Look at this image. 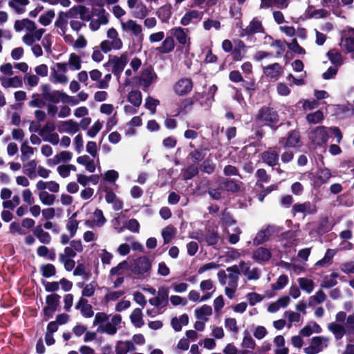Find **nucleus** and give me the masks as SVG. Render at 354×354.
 <instances>
[{
  "label": "nucleus",
  "instance_id": "b1692460",
  "mask_svg": "<svg viewBox=\"0 0 354 354\" xmlns=\"http://www.w3.org/2000/svg\"><path fill=\"white\" fill-rule=\"evenodd\" d=\"M263 31V26L261 22L256 18H254L250 24L241 31L240 36L244 37L245 35L261 32Z\"/></svg>",
  "mask_w": 354,
  "mask_h": 354
},
{
  "label": "nucleus",
  "instance_id": "4468645a",
  "mask_svg": "<svg viewBox=\"0 0 354 354\" xmlns=\"http://www.w3.org/2000/svg\"><path fill=\"white\" fill-rule=\"evenodd\" d=\"M258 118L266 124L271 125L278 120L277 112L270 108H262L258 114Z\"/></svg>",
  "mask_w": 354,
  "mask_h": 354
},
{
  "label": "nucleus",
  "instance_id": "c03bdc74",
  "mask_svg": "<svg viewBox=\"0 0 354 354\" xmlns=\"http://www.w3.org/2000/svg\"><path fill=\"white\" fill-rule=\"evenodd\" d=\"M131 14L135 18L142 19L148 15L149 10L146 5L140 1L138 5L133 10Z\"/></svg>",
  "mask_w": 354,
  "mask_h": 354
},
{
  "label": "nucleus",
  "instance_id": "e433bc0d",
  "mask_svg": "<svg viewBox=\"0 0 354 354\" xmlns=\"http://www.w3.org/2000/svg\"><path fill=\"white\" fill-rule=\"evenodd\" d=\"M131 324L136 328H141L145 322L143 320V314L140 308H135L130 315Z\"/></svg>",
  "mask_w": 354,
  "mask_h": 354
},
{
  "label": "nucleus",
  "instance_id": "4c0bfd02",
  "mask_svg": "<svg viewBox=\"0 0 354 354\" xmlns=\"http://www.w3.org/2000/svg\"><path fill=\"white\" fill-rule=\"evenodd\" d=\"M321 326L316 322H310L304 326L300 330V335L304 337H309L313 333H319L322 332Z\"/></svg>",
  "mask_w": 354,
  "mask_h": 354
},
{
  "label": "nucleus",
  "instance_id": "6e6d98bb",
  "mask_svg": "<svg viewBox=\"0 0 354 354\" xmlns=\"http://www.w3.org/2000/svg\"><path fill=\"white\" fill-rule=\"evenodd\" d=\"M106 222V219L104 216L101 209H96L93 215V223L97 227L103 226Z\"/></svg>",
  "mask_w": 354,
  "mask_h": 354
},
{
  "label": "nucleus",
  "instance_id": "0eeeda50",
  "mask_svg": "<svg viewBox=\"0 0 354 354\" xmlns=\"http://www.w3.org/2000/svg\"><path fill=\"white\" fill-rule=\"evenodd\" d=\"M120 24L122 30L129 33L132 37L139 41L143 39L142 27L136 21L128 19L126 21H121Z\"/></svg>",
  "mask_w": 354,
  "mask_h": 354
},
{
  "label": "nucleus",
  "instance_id": "37998d69",
  "mask_svg": "<svg viewBox=\"0 0 354 354\" xmlns=\"http://www.w3.org/2000/svg\"><path fill=\"white\" fill-rule=\"evenodd\" d=\"M297 282L300 288L307 294H310L313 291L315 283L312 279L306 277H300L297 279Z\"/></svg>",
  "mask_w": 354,
  "mask_h": 354
},
{
  "label": "nucleus",
  "instance_id": "a878e982",
  "mask_svg": "<svg viewBox=\"0 0 354 354\" xmlns=\"http://www.w3.org/2000/svg\"><path fill=\"white\" fill-rule=\"evenodd\" d=\"M14 28L17 32H21L23 30H26L27 32H32L37 27L34 21L28 19H23L21 20H17Z\"/></svg>",
  "mask_w": 354,
  "mask_h": 354
},
{
  "label": "nucleus",
  "instance_id": "f8f14e48",
  "mask_svg": "<svg viewBox=\"0 0 354 354\" xmlns=\"http://www.w3.org/2000/svg\"><path fill=\"white\" fill-rule=\"evenodd\" d=\"M193 88V83L191 79L182 78L174 86V91L178 95L182 96L188 94Z\"/></svg>",
  "mask_w": 354,
  "mask_h": 354
},
{
  "label": "nucleus",
  "instance_id": "c9c22d12",
  "mask_svg": "<svg viewBox=\"0 0 354 354\" xmlns=\"http://www.w3.org/2000/svg\"><path fill=\"white\" fill-rule=\"evenodd\" d=\"M273 342L276 346L274 354H288L289 349L285 345V339L282 335H277L274 338Z\"/></svg>",
  "mask_w": 354,
  "mask_h": 354
},
{
  "label": "nucleus",
  "instance_id": "3c124183",
  "mask_svg": "<svg viewBox=\"0 0 354 354\" xmlns=\"http://www.w3.org/2000/svg\"><path fill=\"white\" fill-rule=\"evenodd\" d=\"M350 35L344 39H342L340 45L343 49L347 52L354 51V37L350 30Z\"/></svg>",
  "mask_w": 354,
  "mask_h": 354
},
{
  "label": "nucleus",
  "instance_id": "58836bf2",
  "mask_svg": "<svg viewBox=\"0 0 354 354\" xmlns=\"http://www.w3.org/2000/svg\"><path fill=\"white\" fill-rule=\"evenodd\" d=\"M212 313V307L206 304L195 310L196 317L198 319H202L205 322H207L208 320V317L210 316Z\"/></svg>",
  "mask_w": 354,
  "mask_h": 354
},
{
  "label": "nucleus",
  "instance_id": "864d4df0",
  "mask_svg": "<svg viewBox=\"0 0 354 354\" xmlns=\"http://www.w3.org/2000/svg\"><path fill=\"white\" fill-rule=\"evenodd\" d=\"M326 295L323 290H319L316 293L308 299L310 306H314L324 302L326 300Z\"/></svg>",
  "mask_w": 354,
  "mask_h": 354
},
{
  "label": "nucleus",
  "instance_id": "423d86ee",
  "mask_svg": "<svg viewBox=\"0 0 354 354\" xmlns=\"http://www.w3.org/2000/svg\"><path fill=\"white\" fill-rule=\"evenodd\" d=\"M329 138L328 128L325 127H318L309 133V139L315 146L325 145Z\"/></svg>",
  "mask_w": 354,
  "mask_h": 354
},
{
  "label": "nucleus",
  "instance_id": "5701e85b",
  "mask_svg": "<svg viewBox=\"0 0 354 354\" xmlns=\"http://www.w3.org/2000/svg\"><path fill=\"white\" fill-rule=\"evenodd\" d=\"M44 32L45 30L43 28L35 29L32 32H28L23 36L22 41L26 45L32 46L35 41H39L41 39Z\"/></svg>",
  "mask_w": 354,
  "mask_h": 354
},
{
  "label": "nucleus",
  "instance_id": "4be33fe9",
  "mask_svg": "<svg viewBox=\"0 0 354 354\" xmlns=\"http://www.w3.org/2000/svg\"><path fill=\"white\" fill-rule=\"evenodd\" d=\"M284 143L286 148H295L299 147L301 145V141L299 131H292L289 134L286 139L283 138L280 140L281 143Z\"/></svg>",
  "mask_w": 354,
  "mask_h": 354
},
{
  "label": "nucleus",
  "instance_id": "f03ea898",
  "mask_svg": "<svg viewBox=\"0 0 354 354\" xmlns=\"http://www.w3.org/2000/svg\"><path fill=\"white\" fill-rule=\"evenodd\" d=\"M218 282L225 286V294L230 299L235 296L239 280V270L236 265L228 267L225 270H220L217 273Z\"/></svg>",
  "mask_w": 354,
  "mask_h": 354
},
{
  "label": "nucleus",
  "instance_id": "f257e3e1",
  "mask_svg": "<svg viewBox=\"0 0 354 354\" xmlns=\"http://www.w3.org/2000/svg\"><path fill=\"white\" fill-rule=\"evenodd\" d=\"M122 317L120 315H108L105 313H97L93 322V326H97V331L109 335L116 334L120 327Z\"/></svg>",
  "mask_w": 354,
  "mask_h": 354
},
{
  "label": "nucleus",
  "instance_id": "1a4fd4ad",
  "mask_svg": "<svg viewBox=\"0 0 354 354\" xmlns=\"http://www.w3.org/2000/svg\"><path fill=\"white\" fill-rule=\"evenodd\" d=\"M239 274L241 273L248 281H257L260 277V270L257 268H251L250 262L240 261L239 265Z\"/></svg>",
  "mask_w": 354,
  "mask_h": 354
},
{
  "label": "nucleus",
  "instance_id": "aec40b11",
  "mask_svg": "<svg viewBox=\"0 0 354 354\" xmlns=\"http://www.w3.org/2000/svg\"><path fill=\"white\" fill-rule=\"evenodd\" d=\"M169 296V290L167 288L162 287L159 288L158 295L156 297L149 300L150 304L154 306H164L167 303Z\"/></svg>",
  "mask_w": 354,
  "mask_h": 354
},
{
  "label": "nucleus",
  "instance_id": "bb28decb",
  "mask_svg": "<svg viewBox=\"0 0 354 354\" xmlns=\"http://www.w3.org/2000/svg\"><path fill=\"white\" fill-rule=\"evenodd\" d=\"M73 153L68 151H62L54 156L53 158L48 159L47 163L50 166L56 165L61 162H65L71 160Z\"/></svg>",
  "mask_w": 354,
  "mask_h": 354
},
{
  "label": "nucleus",
  "instance_id": "338daca9",
  "mask_svg": "<svg viewBox=\"0 0 354 354\" xmlns=\"http://www.w3.org/2000/svg\"><path fill=\"white\" fill-rule=\"evenodd\" d=\"M24 81L28 88H32L38 85L39 78L37 75L26 73L24 76Z\"/></svg>",
  "mask_w": 354,
  "mask_h": 354
},
{
  "label": "nucleus",
  "instance_id": "412c9836",
  "mask_svg": "<svg viewBox=\"0 0 354 354\" xmlns=\"http://www.w3.org/2000/svg\"><path fill=\"white\" fill-rule=\"evenodd\" d=\"M292 213L295 215L297 213H304L307 214H313L317 212V207L315 204L310 202L304 203H296L292 206Z\"/></svg>",
  "mask_w": 354,
  "mask_h": 354
},
{
  "label": "nucleus",
  "instance_id": "9b49d317",
  "mask_svg": "<svg viewBox=\"0 0 354 354\" xmlns=\"http://www.w3.org/2000/svg\"><path fill=\"white\" fill-rule=\"evenodd\" d=\"M151 267V263L149 259L146 257H142L135 261L132 272L138 276H143L149 274Z\"/></svg>",
  "mask_w": 354,
  "mask_h": 354
},
{
  "label": "nucleus",
  "instance_id": "4d7b16f0",
  "mask_svg": "<svg viewBox=\"0 0 354 354\" xmlns=\"http://www.w3.org/2000/svg\"><path fill=\"white\" fill-rule=\"evenodd\" d=\"M161 234L164 239V243H168L174 236L176 234V229L171 225H168L162 230Z\"/></svg>",
  "mask_w": 354,
  "mask_h": 354
},
{
  "label": "nucleus",
  "instance_id": "69168bd1",
  "mask_svg": "<svg viewBox=\"0 0 354 354\" xmlns=\"http://www.w3.org/2000/svg\"><path fill=\"white\" fill-rule=\"evenodd\" d=\"M224 325L225 327L232 333L237 334L239 333V327L235 318H226L224 322Z\"/></svg>",
  "mask_w": 354,
  "mask_h": 354
},
{
  "label": "nucleus",
  "instance_id": "dca6fc26",
  "mask_svg": "<svg viewBox=\"0 0 354 354\" xmlns=\"http://www.w3.org/2000/svg\"><path fill=\"white\" fill-rule=\"evenodd\" d=\"M272 257L270 250L263 247L257 248L252 252V259L259 264H264L268 262Z\"/></svg>",
  "mask_w": 354,
  "mask_h": 354
},
{
  "label": "nucleus",
  "instance_id": "a19ab883",
  "mask_svg": "<svg viewBox=\"0 0 354 354\" xmlns=\"http://www.w3.org/2000/svg\"><path fill=\"white\" fill-rule=\"evenodd\" d=\"M175 47V41L171 36L167 37L162 42L158 50L161 53H169L171 52Z\"/></svg>",
  "mask_w": 354,
  "mask_h": 354
},
{
  "label": "nucleus",
  "instance_id": "2f4dec72",
  "mask_svg": "<svg viewBox=\"0 0 354 354\" xmlns=\"http://www.w3.org/2000/svg\"><path fill=\"white\" fill-rule=\"evenodd\" d=\"M136 349L134 344L131 341H119L115 346L116 354H127L129 351Z\"/></svg>",
  "mask_w": 354,
  "mask_h": 354
},
{
  "label": "nucleus",
  "instance_id": "6e6552de",
  "mask_svg": "<svg viewBox=\"0 0 354 354\" xmlns=\"http://www.w3.org/2000/svg\"><path fill=\"white\" fill-rule=\"evenodd\" d=\"M128 61L127 53H124L120 56H113L111 57L109 64L112 67L113 73L118 77H120Z\"/></svg>",
  "mask_w": 354,
  "mask_h": 354
},
{
  "label": "nucleus",
  "instance_id": "052dcab7",
  "mask_svg": "<svg viewBox=\"0 0 354 354\" xmlns=\"http://www.w3.org/2000/svg\"><path fill=\"white\" fill-rule=\"evenodd\" d=\"M37 254L41 257H48L51 261H53L55 257V252L50 251L46 246L40 245L37 249Z\"/></svg>",
  "mask_w": 354,
  "mask_h": 354
},
{
  "label": "nucleus",
  "instance_id": "2eb2a0df",
  "mask_svg": "<svg viewBox=\"0 0 354 354\" xmlns=\"http://www.w3.org/2000/svg\"><path fill=\"white\" fill-rule=\"evenodd\" d=\"M217 91V87L216 85H212L208 88V91L207 94L205 95H201L200 93H197L195 95L194 97L196 100L200 102V104L207 108L210 106L212 102L214 101V97Z\"/></svg>",
  "mask_w": 354,
  "mask_h": 354
},
{
  "label": "nucleus",
  "instance_id": "7ed1b4c3",
  "mask_svg": "<svg viewBox=\"0 0 354 354\" xmlns=\"http://www.w3.org/2000/svg\"><path fill=\"white\" fill-rule=\"evenodd\" d=\"M106 36L108 39L102 41L100 44V48L104 53H106L112 50H120L122 48V41L115 28H109Z\"/></svg>",
  "mask_w": 354,
  "mask_h": 354
},
{
  "label": "nucleus",
  "instance_id": "a18cd8bd",
  "mask_svg": "<svg viewBox=\"0 0 354 354\" xmlns=\"http://www.w3.org/2000/svg\"><path fill=\"white\" fill-rule=\"evenodd\" d=\"M68 68L72 71H78L81 68L82 66V60L79 55L75 53H71L69 55L68 62Z\"/></svg>",
  "mask_w": 354,
  "mask_h": 354
},
{
  "label": "nucleus",
  "instance_id": "6ab92c4d",
  "mask_svg": "<svg viewBox=\"0 0 354 354\" xmlns=\"http://www.w3.org/2000/svg\"><path fill=\"white\" fill-rule=\"evenodd\" d=\"M68 19L65 17L64 12L61 11L58 13L57 18L55 22V26L58 28V33L63 36L64 39H67L68 36L66 32L68 31Z\"/></svg>",
  "mask_w": 354,
  "mask_h": 354
},
{
  "label": "nucleus",
  "instance_id": "393cba45",
  "mask_svg": "<svg viewBox=\"0 0 354 354\" xmlns=\"http://www.w3.org/2000/svg\"><path fill=\"white\" fill-rule=\"evenodd\" d=\"M327 328L334 335L336 340L342 339L346 333L345 326L337 322H330L327 325Z\"/></svg>",
  "mask_w": 354,
  "mask_h": 354
},
{
  "label": "nucleus",
  "instance_id": "ddd939ff",
  "mask_svg": "<svg viewBox=\"0 0 354 354\" xmlns=\"http://www.w3.org/2000/svg\"><path fill=\"white\" fill-rule=\"evenodd\" d=\"M279 227L275 225H269L266 229L260 230L253 240L254 245H260L267 241L270 235L275 232H279Z\"/></svg>",
  "mask_w": 354,
  "mask_h": 354
},
{
  "label": "nucleus",
  "instance_id": "a211bd4d",
  "mask_svg": "<svg viewBox=\"0 0 354 354\" xmlns=\"http://www.w3.org/2000/svg\"><path fill=\"white\" fill-rule=\"evenodd\" d=\"M80 130L79 124L73 120L60 121L58 124V131L59 133H66L68 134H75Z\"/></svg>",
  "mask_w": 354,
  "mask_h": 354
},
{
  "label": "nucleus",
  "instance_id": "774afa93",
  "mask_svg": "<svg viewBox=\"0 0 354 354\" xmlns=\"http://www.w3.org/2000/svg\"><path fill=\"white\" fill-rule=\"evenodd\" d=\"M245 298L250 306H254L257 303L261 302L264 299V296L255 292H251L245 295Z\"/></svg>",
  "mask_w": 354,
  "mask_h": 354
},
{
  "label": "nucleus",
  "instance_id": "cd10ccee",
  "mask_svg": "<svg viewBox=\"0 0 354 354\" xmlns=\"http://www.w3.org/2000/svg\"><path fill=\"white\" fill-rule=\"evenodd\" d=\"M86 10V8L84 6H75L70 8L68 11L64 12L65 17L70 21L71 19H78V16L81 19H83V16Z\"/></svg>",
  "mask_w": 354,
  "mask_h": 354
},
{
  "label": "nucleus",
  "instance_id": "f704fd0d",
  "mask_svg": "<svg viewBox=\"0 0 354 354\" xmlns=\"http://www.w3.org/2000/svg\"><path fill=\"white\" fill-rule=\"evenodd\" d=\"M155 77L156 75L153 73L152 69L150 68H147L143 70L141 73L140 82L143 86L148 87L151 84Z\"/></svg>",
  "mask_w": 354,
  "mask_h": 354
},
{
  "label": "nucleus",
  "instance_id": "603ef678",
  "mask_svg": "<svg viewBox=\"0 0 354 354\" xmlns=\"http://www.w3.org/2000/svg\"><path fill=\"white\" fill-rule=\"evenodd\" d=\"M59 261L64 266L66 271H71L75 266V262L73 259L64 256L62 254H59Z\"/></svg>",
  "mask_w": 354,
  "mask_h": 354
},
{
  "label": "nucleus",
  "instance_id": "0e129e2a",
  "mask_svg": "<svg viewBox=\"0 0 354 354\" xmlns=\"http://www.w3.org/2000/svg\"><path fill=\"white\" fill-rule=\"evenodd\" d=\"M308 15L311 18L320 19L328 15V12L324 9L315 10L313 7H309L307 11Z\"/></svg>",
  "mask_w": 354,
  "mask_h": 354
},
{
  "label": "nucleus",
  "instance_id": "f3484780",
  "mask_svg": "<svg viewBox=\"0 0 354 354\" xmlns=\"http://www.w3.org/2000/svg\"><path fill=\"white\" fill-rule=\"evenodd\" d=\"M0 83L4 88H21L23 86V81L21 77H7L5 75L0 76Z\"/></svg>",
  "mask_w": 354,
  "mask_h": 354
},
{
  "label": "nucleus",
  "instance_id": "bf43d9fd",
  "mask_svg": "<svg viewBox=\"0 0 354 354\" xmlns=\"http://www.w3.org/2000/svg\"><path fill=\"white\" fill-rule=\"evenodd\" d=\"M327 55L332 64L335 65L336 67L342 65V55L337 50H331L327 53Z\"/></svg>",
  "mask_w": 354,
  "mask_h": 354
},
{
  "label": "nucleus",
  "instance_id": "5fc2aeb1",
  "mask_svg": "<svg viewBox=\"0 0 354 354\" xmlns=\"http://www.w3.org/2000/svg\"><path fill=\"white\" fill-rule=\"evenodd\" d=\"M128 100L133 106L138 107L142 103V94L139 91H131L128 95Z\"/></svg>",
  "mask_w": 354,
  "mask_h": 354
},
{
  "label": "nucleus",
  "instance_id": "13d9d810",
  "mask_svg": "<svg viewBox=\"0 0 354 354\" xmlns=\"http://www.w3.org/2000/svg\"><path fill=\"white\" fill-rule=\"evenodd\" d=\"M55 16V13L54 10H50L39 17V21L41 25L44 26H48L52 22V20L54 19Z\"/></svg>",
  "mask_w": 354,
  "mask_h": 354
},
{
  "label": "nucleus",
  "instance_id": "39448f33",
  "mask_svg": "<svg viewBox=\"0 0 354 354\" xmlns=\"http://www.w3.org/2000/svg\"><path fill=\"white\" fill-rule=\"evenodd\" d=\"M67 71L68 65L66 63H57L51 69L50 80L53 83L66 84L68 82V78L66 75Z\"/></svg>",
  "mask_w": 354,
  "mask_h": 354
},
{
  "label": "nucleus",
  "instance_id": "ea45409f",
  "mask_svg": "<svg viewBox=\"0 0 354 354\" xmlns=\"http://www.w3.org/2000/svg\"><path fill=\"white\" fill-rule=\"evenodd\" d=\"M337 251L333 249H328L324 257L318 261L315 266L322 267H328L333 263V259L335 257Z\"/></svg>",
  "mask_w": 354,
  "mask_h": 354
},
{
  "label": "nucleus",
  "instance_id": "680f3d73",
  "mask_svg": "<svg viewBox=\"0 0 354 354\" xmlns=\"http://www.w3.org/2000/svg\"><path fill=\"white\" fill-rule=\"evenodd\" d=\"M308 122L310 124H317L324 120V114L322 111L318 110L314 113H309L306 115Z\"/></svg>",
  "mask_w": 354,
  "mask_h": 354
},
{
  "label": "nucleus",
  "instance_id": "20e7f679",
  "mask_svg": "<svg viewBox=\"0 0 354 354\" xmlns=\"http://www.w3.org/2000/svg\"><path fill=\"white\" fill-rule=\"evenodd\" d=\"M330 343V338L326 336H315L310 340V344L304 351L306 354H317L326 349Z\"/></svg>",
  "mask_w": 354,
  "mask_h": 354
},
{
  "label": "nucleus",
  "instance_id": "c756f323",
  "mask_svg": "<svg viewBox=\"0 0 354 354\" xmlns=\"http://www.w3.org/2000/svg\"><path fill=\"white\" fill-rule=\"evenodd\" d=\"M201 19V13L196 10H190L185 13L180 19V24L183 26H187L194 20H199Z\"/></svg>",
  "mask_w": 354,
  "mask_h": 354
},
{
  "label": "nucleus",
  "instance_id": "9d476101",
  "mask_svg": "<svg viewBox=\"0 0 354 354\" xmlns=\"http://www.w3.org/2000/svg\"><path fill=\"white\" fill-rule=\"evenodd\" d=\"M170 32L180 44L185 48H189L191 39L189 35V31L187 28H183L180 26L175 27L171 29Z\"/></svg>",
  "mask_w": 354,
  "mask_h": 354
},
{
  "label": "nucleus",
  "instance_id": "473e14b6",
  "mask_svg": "<svg viewBox=\"0 0 354 354\" xmlns=\"http://www.w3.org/2000/svg\"><path fill=\"white\" fill-rule=\"evenodd\" d=\"M282 73L281 66L274 63L263 68V73L270 78L277 79Z\"/></svg>",
  "mask_w": 354,
  "mask_h": 354
},
{
  "label": "nucleus",
  "instance_id": "c85d7f7f",
  "mask_svg": "<svg viewBox=\"0 0 354 354\" xmlns=\"http://www.w3.org/2000/svg\"><path fill=\"white\" fill-rule=\"evenodd\" d=\"M261 158L267 165L274 166L278 162L279 154L274 149H270L261 154Z\"/></svg>",
  "mask_w": 354,
  "mask_h": 354
},
{
  "label": "nucleus",
  "instance_id": "de8ad7c7",
  "mask_svg": "<svg viewBox=\"0 0 354 354\" xmlns=\"http://www.w3.org/2000/svg\"><path fill=\"white\" fill-rule=\"evenodd\" d=\"M28 3V0H11L9 1V6L17 13L24 12L26 6Z\"/></svg>",
  "mask_w": 354,
  "mask_h": 354
},
{
  "label": "nucleus",
  "instance_id": "72a5a7b5",
  "mask_svg": "<svg viewBox=\"0 0 354 354\" xmlns=\"http://www.w3.org/2000/svg\"><path fill=\"white\" fill-rule=\"evenodd\" d=\"M34 235L38 239L40 243L43 244H49L51 241V236L50 234L44 231L41 225H37L33 230Z\"/></svg>",
  "mask_w": 354,
  "mask_h": 354
},
{
  "label": "nucleus",
  "instance_id": "7c9ffc66",
  "mask_svg": "<svg viewBox=\"0 0 354 354\" xmlns=\"http://www.w3.org/2000/svg\"><path fill=\"white\" fill-rule=\"evenodd\" d=\"M330 177L331 173L328 169H320L315 176L314 184L317 187H320L327 183Z\"/></svg>",
  "mask_w": 354,
  "mask_h": 354
},
{
  "label": "nucleus",
  "instance_id": "8fccbe9b",
  "mask_svg": "<svg viewBox=\"0 0 354 354\" xmlns=\"http://www.w3.org/2000/svg\"><path fill=\"white\" fill-rule=\"evenodd\" d=\"M37 169V162L35 160H32L24 165L23 173L28 177L32 178L35 176V171Z\"/></svg>",
  "mask_w": 354,
  "mask_h": 354
},
{
  "label": "nucleus",
  "instance_id": "e2e57ef3",
  "mask_svg": "<svg viewBox=\"0 0 354 354\" xmlns=\"http://www.w3.org/2000/svg\"><path fill=\"white\" fill-rule=\"evenodd\" d=\"M21 160L26 161L28 160L34 154V149L28 146L26 142H24L21 146Z\"/></svg>",
  "mask_w": 354,
  "mask_h": 354
},
{
  "label": "nucleus",
  "instance_id": "79ce46f5",
  "mask_svg": "<svg viewBox=\"0 0 354 354\" xmlns=\"http://www.w3.org/2000/svg\"><path fill=\"white\" fill-rule=\"evenodd\" d=\"M77 162L84 165L86 169L91 173H93L95 171L96 167L94 160H91L87 155L79 156L77 158Z\"/></svg>",
  "mask_w": 354,
  "mask_h": 354
},
{
  "label": "nucleus",
  "instance_id": "49530a36",
  "mask_svg": "<svg viewBox=\"0 0 354 354\" xmlns=\"http://www.w3.org/2000/svg\"><path fill=\"white\" fill-rule=\"evenodd\" d=\"M76 213H74L68 220L66 230L69 232L71 236H74L78 229L79 222L75 219Z\"/></svg>",
  "mask_w": 354,
  "mask_h": 354
},
{
  "label": "nucleus",
  "instance_id": "09e8293b",
  "mask_svg": "<svg viewBox=\"0 0 354 354\" xmlns=\"http://www.w3.org/2000/svg\"><path fill=\"white\" fill-rule=\"evenodd\" d=\"M38 196L41 203L48 206L53 205L56 198L54 194H49L46 191L40 192Z\"/></svg>",
  "mask_w": 354,
  "mask_h": 354
}]
</instances>
